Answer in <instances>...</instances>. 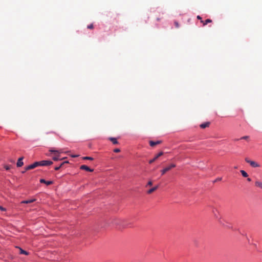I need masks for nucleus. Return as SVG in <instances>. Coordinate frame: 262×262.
I'll use <instances>...</instances> for the list:
<instances>
[{"instance_id": "nucleus-34", "label": "nucleus", "mask_w": 262, "mask_h": 262, "mask_svg": "<svg viewBox=\"0 0 262 262\" xmlns=\"http://www.w3.org/2000/svg\"><path fill=\"white\" fill-rule=\"evenodd\" d=\"M26 171V170H23V171L22 172V173H25Z\"/></svg>"}, {"instance_id": "nucleus-26", "label": "nucleus", "mask_w": 262, "mask_h": 262, "mask_svg": "<svg viewBox=\"0 0 262 262\" xmlns=\"http://www.w3.org/2000/svg\"><path fill=\"white\" fill-rule=\"evenodd\" d=\"M4 168H5L6 170H9L10 168V166H8V165H6L5 166Z\"/></svg>"}, {"instance_id": "nucleus-5", "label": "nucleus", "mask_w": 262, "mask_h": 262, "mask_svg": "<svg viewBox=\"0 0 262 262\" xmlns=\"http://www.w3.org/2000/svg\"><path fill=\"white\" fill-rule=\"evenodd\" d=\"M39 166H45L51 165L53 164V162L50 160H42L38 161Z\"/></svg>"}, {"instance_id": "nucleus-29", "label": "nucleus", "mask_w": 262, "mask_h": 262, "mask_svg": "<svg viewBox=\"0 0 262 262\" xmlns=\"http://www.w3.org/2000/svg\"><path fill=\"white\" fill-rule=\"evenodd\" d=\"M152 184V183L151 181H149L147 184V186H151Z\"/></svg>"}, {"instance_id": "nucleus-27", "label": "nucleus", "mask_w": 262, "mask_h": 262, "mask_svg": "<svg viewBox=\"0 0 262 262\" xmlns=\"http://www.w3.org/2000/svg\"><path fill=\"white\" fill-rule=\"evenodd\" d=\"M0 210L1 211H5L6 210V208H4L3 207L0 206Z\"/></svg>"}, {"instance_id": "nucleus-1", "label": "nucleus", "mask_w": 262, "mask_h": 262, "mask_svg": "<svg viewBox=\"0 0 262 262\" xmlns=\"http://www.w3.org/2000/svg\"><path fill=\"white\" fill-rule=\"evenodd\" d=\"M49 151L50 152L54 153V156L52 157V159L55 161H57L61 160L60 158V154L63 152L62 149L56 150L54 148H51Z\"/></svg>"}, {"instance_id": "nucleus-6", "label": "nucleus", "mask_w": 262, "mask_h": 262, "mask_svg": "<svg viewBox=\"0 0 262 262\" xmlns=\"http://www.w3.org/2000/svg\"><path fill=\"white\" fill-rule=\"evenodd\" d=\"M39 166V163L38 161L35 162L32 164H30L25 167L26 170H29L30 169H34L37 167Z\"/></svg>"}, {"instance_id": "nucleus-30", "label": "nucleus", "mask_w": 262, "mask_h": 262, "mask_svg": "<svg viewBox=\"0 0 262 262\" xmlns=\"http://www.w3.org/2000/svg\"><path fill=\"white\" fill-rule=\"evenodd\" d=\"M197 18H198V19H200V20H201V19H202V17H201L200 15H198V16H197Z\"/></svg>"}, {"instance_id": "nucleus-2", "label": "nucleus", "mask_w": 262, "mask_h": 262, "mask_svg": "<svg viewBox=\"0 0 262 262\" xmlns=\"http://www.w3.org/2000/svg\"><path fill=\"white\" fill-rule=\"evenodd\" d=\"M113 224L122 228L130 227V224H127L124 220L120 219H115L113 221Z\"/></svg>"}, {"instance_id": "nucleus-3", "label": "nucleus", "mask_w": 262, "mask_h": 262, "mask_svg": "<svg viewBox=\"0 0 262 262\" xmlns=\"http://www.w3.org/2000/svg\"><path fill=\"white\" fill-rule=\"evenodd\" d=\"M245 161L247 163H249L250 165V166L253 168H257L260 167V165L258 163L254 161L250 160L247 158L245 159Z\"/></svg>"}, {"instance_id": "nucleus-21", "label": "nucleus", "mask_w": 262, "mask_h": 262, "mask_svg": "<svg viewBox=\"0 0 262 262\" xmlns=\"http://www.w3.org/2000/svg\"><path fill=\"white\" fill-rule=\"evenodd\" d=\"M110 140L113 142V143L114 144H118V141H117V140L116 138H113V137H111L110 138Z\"/></svg>"}, {"instance_id": "nucleus-31", "label": "nucleus", "mask_w": 262, "mask_h": 262, "mask_svg": "<svg viewBox=\"0 0 262 262\" xmlns=\"http://www.w3.org/2000/svg\"><path fill=\"white\" fill-rule=\"evenodd\" d=\"M221 178H217L215 181H220L221 180Z\"/></svg>"}, {"instance_id": "nucleus-32", "label": "nucleus", "mask_w": 262, "mask_h": 262, "mask_svg": "<svg viewBox=\"0 0 262 262\" xmlns=\"http://www.w3.org/2000/svg\"><path fill=\"white\" fill-rule=\"evenodd\" d=\"M247 181H249V182H250V181H251V178H248L247 179Z\"/></svg>"}, {"instance_id": "nucleus-16", "label": "nucleus", "mask_w": 262, "mask_h": 262, "mask_svg": "<svg viewBox=\"0 0 262 262\" xmlns=\"http://www.w3.org/2000/svg\"><path fill=\"white\" fill-rule=\"evenodd\" d=\"M210 123L209 122H205L200 125V127L202 128H205L209 126Z\"/></svg>"}, {"instance_id": "nucleus-24", "label": "nucleus", "mask_w": 262, "mask_h": 262, "mask_svg": "<svg viewBox=\"0 0 262 262\" xmlns=\"http://www.w3.org/2000/svg\"><path fill=\"white\" fill-rule=\"evenodd\" d=\"M87 28L88 29H92L94 28L93 25L92 24H90L88 26Z\"/></svg>"}, {"instance_id": "nucleus-18", "label": "nucleus", "mask_w": 262, "mask_h": 262, "mask_svg": "<svg viewBox=\"0 0 262 262\" xmlns=\"http://www.w3.org/2000/svg\"><path fill=\"white\" fill-rule=\"evenodd\" d=\"M69 162L68 161H64V162H63L62 163H61L59 166H56L54 168V169L55 170H58L62 166V165L65 164V163H68Z\"/></svg>"}, {"instance_id": "nucleus-8", "label": "nucleus", "mask_w": 262, "mask_h": 262, "mask_svg": "<svg viewBox=\"0 0 262 262\" xmlns=\"http://www.w3.org/2000/svg\"><path fill=\"white\" fill-rule=\"evenodd\" d=\"M212 212L214 214V216H215V217L218 220H220V216H219V212L218 211V210L215 208H212Z\"/></svg>"}, {"instance_id": "nucleus-12", "label": "nucleus", "mask_w": 262, "mask_h": 262, "mask_svg": "<svg viewBox=\"0 0 262 262\" xmlns=\"http://www.w3.org/2000/svg\"><path fill=\"white\" fill-rule=\"evenodd\" d=\"M16 248H18L19 250V253L20 254H25L26 255H28L29 254V252H28L27 251L23 250L20 247L16 246Z\"/></svg>"}, {"instance_id": "nucleus-15", "label": "nucleus", "mask_w": 262, "mask_h": 262, "mask_svg": "<svg viewBox=\"0 0 262 262\" xmlns=\"http://www.w3.org/2000/svg\"><path fill=\"white\" fill-rule=\"evenodd\" d=\"M158 188V186H155L151 188H150V189H149L148 191H147V193L148 194H150L152 192H153L154 191H155V190H156Z\"/></svg>"}, {"instance_id": "nucleus-13", "label": "nucleus", "mask_w": 262, "mask_h": 262, "mask_svg": "<svg viewBox=\"0 0 262 262\" xmlns=\"http://www.w3.org/2000/svg\"><path fill=\"white\" fill-rule=\"evenodd\" d=\"M161 142V141H149V145L151 146H155V145H156L157 144H160Z\"/></svg>"}, {"instance_id": "nucleus-23", "label": "nucleus", "mask_w": 262, "mask_h": 262, "mask_svg": "<svg viewBox=\"0 0 262 262\" xmlns=\"http://www.w3.org/2000/svg\"><path fill=\"white\" fill-rule=\"evenodd\" d=\"M83 159L84 160H93V158L91 157H83Z\"/></svg>"}, {"instance_id": "nucleus-10", "label": "nucleus", "mask_w": 262, "mask_h": 262, "mask_svg": "<svg viewBox=\"0 0 262 262\" xmlns=\"http://www.w3.org/2000/svg\"><path fill=\"white\" fill-rule=\"evenodd\" d=\"M80 169L85 170H86L87 171H90V172H92V171H93V169L90 168L88 166L85 165H81L80 166Z\"/></svg>"}, {"instance_id": "nucleus-28", "label": "nucleus", "mask_w": 262, "mask_h": 262, "mask_svg": "<svg viewBox=\"0 0 262 262\" xmlns=\"http://www.w3.org/2000/svg\"><path fill=\"white\" fill-rule=\"evenodd\" d=\"M120 149L119 148H115L114 150V151L115 152H119L120 151Z\"/></svg>"}, {"instance_id": "nucleus-35", "label": "nucleus", "mask_w": 262, "mask_h": 262, "mask_svg": "<svg viewBox=\"0 0 262 262\" xmlns=\"http://www.w3.org/2000/svg\"><path fill=\"white\" fill-rule=\"evenodd\" d=\"M73 157H77V156H73Z\"/></svg>"}, {"instance_id": "nucleus-25", "label": "nucleus", "mask_w": 262, "mask_h": 262, "mask_svg": "<svg viewBox=\"0 0 262 262\" xmlns=\"http://www.w3.org/2000/svg\"><path fill=\"white\" fill-rule=\"evenodd\" d=\"M174 23V25L176 28L179 27V24L178 22H177V21H175Z\"/></svg>"}, {"instance_id": "nucleus-7", "label": "nucleus", "mask_w": 262, "mask_h": 262, "mask_svg": "<svg viewBox=\"0 0 262 262\" xmlns=\"http://www.w3.org/2000/svg\"><path fill=\"white\" fill-rule=\"evenodd\" d=\"M163 155V152L162 151H161L160 152H159L157 155H156L155 157L150 160L149 161V164H151L152 163L154 162H155L159 157H160V156H162Z\"/></svg>"}, {"instance_id": "nucleus-9", "label": "nucleus", "mask_w": 262, "mask_h": 262, "mask_svg": "<svg viewBox=\"0 0 262 262\" xmlns=\"http://www.w3.org/2000/svg\"><path fill=\"white\" fill-rule=\"evenodd\" d=\"M40 183H43L46 184L47 185H50L53 183V181H46L43 179H41L39 180Z\"/></svg>"}, {"instance_id": "nucleus-4", "label": "nucleus", "mask_w": 262, "mask_h": 262, "mask_svg": "<svg viewBox=\"0 0 262 262\" xmlns=\"http://www.w3.org/2000/svg\"><path fill=\"white\" fill-rule=\"evenodd\" d=\"M176 166V165L175 164H171L170 165L166 167L165 168H163L162 170H161V174H164L167 171L170 170L171 169L175 167Z\"/></svg>"}, {"instance_id": "nucleus-19", "label": "nucleus", "mask_w": 262, "mask_h": 262, "mask_svg": "<svg viewBox=\"0 0 262 262\" xmlns=\"http://www.w3.org/2000/svg\"><path fill=\"white\" fill-rule=\"evenodd\" d=\"M201 22L203 23V26H205L208 23H210L212 22V20L210 19H207L205 21L201 20Z\"/></svg>"}, {"instance_id": "nucleus-22", "label": "nucleus", "mask_w": 262, "mask_h": 262, "mask_svg": "<svg viewBox=\"0 0 262 262\" xmlns=\"http://www.w3.org/2000/svg\"><path fill=\"white\" fill-rule=\"evenodd\" d=\"M249 138V136H245L241 137L240 139H235V141H237L238 140H247Z\"/></svg>"}, {"instance_id": "nucleus-14", "label": "nucleus", "mask_w": 262, "mask_h": 262, "mask_svg": "<svg viewBox=\"0 0 262 262\" xmlns=\"http://www.w3.org/2000/svg\"><path fill=\"white\" fill-rule=\"evenodd\" d=\"M35 199H30L28 200H24L21 202V204H29L34 202Z\"/></svg>"}, {"instance_id": "nucleus-17", "label": "nucleus", "mask_w": 262, "mask_h": 262, "mask_svg": "<svg viewBox=\"0 0 262 262\" xmlns=\"http://www.w3.org/2000/svg\"><path fill=\"white\" fill-rule=\"evenodd\" d=\"M255 185L256 187H259L262 189V182H260L259 181H256L255 182Z\"/></svg>"}, {"instance_id": "nucleus-20", "label": "nucleus", "mask_w": 262, "mask_h": 262, "mask_svg": "<svg viewBox=\"0 0 262 262\" xmlns=\"http://www.w3.org/2000/svg\"><path fill=\"white\" fill-rule=\"evenodd\" d=\"M242 175L243 176V177H245V178H247L248 177V173L244 170H241L240 171Z\"/></svg>"}, {"instance_id": "nucleus-11", "label": "nucleus", "mask_w": 262, "mask_h": 262, "mask_svg": "<svg viewBox=\"0 0 262 262\" xmlns=\"http://www.w3.org/2000/svg\"><path fill=\"white\" fill-rule=\"evenodd\" d=\"M23 159H24L23 157H20L18 159L17 163H16V165L18 167H20L23 165V164H24V163L23 162Z\"/></svg>"}, {"instance_id": "nucleus-33", "label": "nucleus", "mask_w": 262, "mask_h": 262, "mask_svg": "<svg viewBox=\"0 0 262 262\" xmlns=\"http://www.w3.org/2000/svg\"><path fill=\"white\" fill-rule=\"evenodd\" d=\"M243 235L246 236V234L242 233L240 232Z\"/></svg>"}]
</instances>
